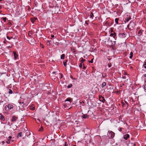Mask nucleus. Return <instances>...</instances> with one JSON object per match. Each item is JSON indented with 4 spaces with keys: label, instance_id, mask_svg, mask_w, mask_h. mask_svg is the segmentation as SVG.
I'll return each mask as SVG.
<instances>
[{
    "label": "nucleus",
    "instance_id": "1",
    "mask_svg": "<svg viewBox=\"0 0 146 146\" xmlns=\"http://www.w3.org/2000/svg\"><path fill=\"white\" fill-rule=\"evenodd\" d=\"M13 106L11 104H9L7 105L4 108V109L6 111H8L13 109Z\"/></svg>",
    "mask_w": 146,
    "mask_h": 146
},
{
    "label": "nucleus",
    "instance_id": "2",
    "mask_svg": "<svg viewBox=\"0 0 146 146\" xmlns=\"http://www.w3.org/2000/svg\"><path fill=\"white\" fill-rule=\"evenodd\" d=\"M114 133L111 131H109L107 133L108 136L110 138H113L114 136Z\"/></svg>",
    "mask_w": 146,
    "mask_h": 146
},
{
    "label": "nucleus",
    "instance_id": "3",
    "mask_svg": "<svg viewBox=\"0 0 146 146\" xmlns=\"http://www.w3.org/2000/svg\"><path fill=\"white\" fill-rule=\"evenodd\" d=\"M72 100L71 98H67L65 100L64 102H68V104L69 105L71 102Z\"/></svg>",
    "mask_w": 146,
    "mask_h": 146
},
{
    "label": "nucleus",
    "instance_id": "4",
    "mask_svg": "<svg viewBox=\"0 0 146 146\" xmlns=\"http://www.w3.org/2000/svg\"><path fill=\"white\" fill-rule=\"evenodd\" d=\"M126 36V34L124 33H119V36L121 38H123Z\"/></svg>",
    "mask_w": 146,
    "mask_h": 146
},
{
    "label": "nucleus",
    "instance_id": "5",
    "mask_svg": "<svg viewBox=\"0 0 146 146\" xmlns=\"http://www.w3.org/2000/svg\"><path fill=\"white\" fill-rule=\"evenodd\" d=\"M18 117L15 116H13L12 117L11 121L12 122H14L16 121Z\"/></svg>",
    "mask_w": 146,
    "mask_h": 146
},
{
    "label": "nucleus",
    "instance_id": "6",
    "mask_svg": "<svg viewBox=\"0 0 146 146\" xmlns=\"http://www.w3.org/2000/svg\"><path fill=\"white\" fill-rule=\"evenodd\" d=\"M0 120L1 121H4L5 120L4 117L1 114H0Z\"/></svg>",
    "mask_w": 146,
    "mask_h": 146
},
{
    "label": "nucleus",
    "instance_id": "7",
    "mask_svg": "<svg viewBox=\"0 0 146 146\" xmlns=\"http://www.w3.org/2000/svg\"><path fill=\"white\" fill-rule=\"evenodd\" d=\"M129 137V135L128 134H126L123 137V138L127 140Z\"/></svg>",
    "mask_w": 146,
    "mask_h": 146
},
{
    "label": "nucleus",
    "instance_id": "8",
    "mask_svg": "<svg viewBox=\"0 0 146 146\" xmlns=\"http://www.w3.org/2000/svg\"><path fill=\"white\" fill-rule=\"evenodd\" d=\"M13 53L14 54V56L15 58V59H16L17 58L18 56L15 52L14 51Z\"/></svg>",
    "mask_w": 146,
    "mask_h": 146
},
{
    "label": "nucleus",
    "instance_id": "9",
    "mask_svg": "<svg viewBox=\"0 0 146 146\" xmlns=\"http://www.w3.org/2000/svg\"><path fill=\"white\" fill-rule=\"evenodd\" d=\"M37 19L36 18H31V20L32 23H33L35 20Z\"/></svg>",
    "mask_w": 146,
    "mask_h": 146
},
{
    "label": "nucleus",
    "instance_id": "10",
    "mask_svg": "<svg viewBox=\"0 0 146 146\" xmlns=\"http://www.w3.org/2000/svg\"><path fill=\"white\" fill-rule=\"evenodd\" d=\"M110 35L112 36H113V38H115L116 35V34L115 33H111Z\"/></svg>",
    "mask_w": 146,
    "mask_h": 146
},
{
    "label": "nucleus",
    "instance_id": "11",
    "mask_svg": "<svg viewBox=\"0 0 146 146\" xmlns=\"http://www.w3.org/2000/svg\"><path fill=\"white\" fill-rule=\"evenodd\" d=\"M82 117L83 118H84L86 119V118H88L89 117H88V115L87 114H84L82 116Z\"/></svg>",
    "mask_w": 146,
    "mask_h": 146
},
{
    "label": "nucleus",
    "instance_id": "12",
    "mask_svg": "<svg viewBox=\"0 0 146 146\" xmlns=\"http://www.w3.org/2000/svg\"><path fill=\"white\" fill-rule=\"evenodd\" d=\"M143 31L140 30L139 31L138 34L139 35H141Z\"/></svg>",
    "mask_w": 146,
    "mask_h": 146
},
{
    "label": "nucleus",
    "instance_id": "13",
    "mask_svg": "<svg viewBox=\"0 0 146 146\" xmlns=\"http://www.w3.org/2000/svg\"><path fill=\"white\" fill-rule=\"evenodd\" d=\"M131 19L129 17H126L125 18V22H128Z\"/></svg>",
    "mask_w": 146,
    "mask_h": 146
},
{
    "label": "nucleus",
    "instance_id": "14",
    "mask_svg": "<svg viewBox=\"0 0 146 146\" xmlns=\"http://www.w3.org/2000/svg\"><path fill=\"white\" fill-rule=\"evenodd\" d=\"M106 85V83L105 82H103L101 85V87L102 88H103L104 86H105Z\"/></svg>",
    "mask_w": 146,
    "mask_h": 146
},
{
    "label": "nucleus",
    "instance_id": "15",
    "mask_svg": "<svg viewBox=\"0 0 146 146\" xmlns=\"http://www.w3.org/2000/svg\"><path fill=\"white\" fill-rule=\"evenodd\" d=\"M130 56H129V58L131 59L132 58L133 56V52H131L130 53Z\"/></svg>",
    "mask_w": 146,
    "mask_h": 146
},
{
    "label": "nucleus",
    "instance_id": "16",
    "mask_svg": "<svg viewBox=\"0 0 146 146\" xmlns=\"http://www.w3.org/2000/svg\"><path fill=\"white\" fill-rule=\"evenodd\" d=\"M22 134V132H20L19 133H18L17 135V137H21V136Z\"/></svg>",
    "mask_w": 146,
    "mask_h": 146
},
{
    "label": "nucleus",
    "instance_id": "17",
    "mask_svg": "<svg viewBox=\"0 0 146 146\" xmlns=\"http://www.w3.org/2000/svg\"><path fill=\"white\" fill-rule=\"evenodd\" d=\"M1 19L3 20L4 22H6L7 18L6 17H3Z\"/></svg>",
    "mask_w": 146,
    "mask_h": 146
},
{
    "label": "nucleus",
    "instance_id": "18",
    "mask_svg": "<svg viewBox=\"0 0 146 146\" xmlns=\"http://www.w3.org/2000/svg\"><path fill=\"white\" fill-rule=\"evenodd\" d=\"M118 20H119V19L117 18H116L115 19V22L117 24H118Z\"/></svg>",
    "mask_w": 146,
    "mask_h": 146
},
{
    "label": "nucleus",
    "instance_id": "19",
    "mask_svg": "<svg viewBox=\"0 0 146 146\" xmlns=\"http://www.w3.org/2000/svg\"><path fill=\"white\" fill-rule=\"evenodd\" d=\"M65 56L64 54H62L61 56V59H64L65 57Z\"/></svg>",
    "mask_w": 146,
    "mask_h": 146
},
{
    "label": "nucleus",
    "instance_id": "20",
    "mask_svg": "<svg viewBox=\"0 0 146 146\" xmlns=\"http://www.w3.org/2000/svg\"><path fill=\"white\" fill-rule=\"evenodd\" d=\"M90 16L91 18H93L94 17V15L91 12L90 13Z\"/></svg>",
    "mask_w": 146,
    "mask_h": 146
},
{
    "label": "nucleus",
    "instance_id": "21",
    "mask_svg": "<svg viewBox=\"0 0 146 146\" xmlns=\"http://www.w3.org/2000/svg\"><path fill=\"white\" fill-rule=\"evenodd\" d=\"M85 61V59H84L82 58H81V60H80V62H81V63H82L84 62Z\"/></svg>",
    "mask_w": 146,
    "mask_h": 146
},
{
    "label": "nucleus",
    "instance_id": "22",
    "mask_svg": "<svg viewBox=\"0 0 146 146\" xmlns=\"http://www.w3.org/2000/svg\"><path fill=\"white\" fill-rule=\"evenodd\" d=\"M66 62H63V64L64 66H65V67L66 66V62L67 61V60H65Z\"/></svg>",
    "mask_w": 146,
    "mask_h": 146
},
{
    "label": "nucleus",
    "instance_id": "23",
    "mask_svg": "<svg viewBox=\"0 0 146 146\" xmlns=\"http://www.w3.org/2000/svg\"><path fill=\"white\" fill-rule=\"evenodd\" d=\"M13 93V91L11 89H9V94H12Z\"/></svg>",
    "mask_w": 146,
    "mask_h": 146
},
{
    "label": "nucleus",
    "instance_id": "24",
    "mask_svg": "<svg viewBox=\"0 0 146 146\" xmlns=\"http://www.w3.org/2000/svg\"><path fill=\"white\" fill-rule=\"evenodd\" d=\"M32 33L31 32V31H29V33H28V35H29V36H31V35L32 34Z\"/></svg>",
    "mask_w": 146,
    "mask_h": 146
},
{
    "label": "nucleus",
    "instance_id": "25",
    "mask_svg": "<svg viewBox=\"0 0 146 146\" xmlns=\"http://www.w3.org/2000/svg\"><path fill=\"white\" fill-rule=\"evenodd\" d=\"M101 98H102V100H101V101H102V102H104L105 101V99L102 96H101Z\"/></svg>",
    "mask_w": 146,
    "mask_h": 146
},
{
    "label": "nucleus",
    "instance_id": "26",
    "mask_svg": "<svg viewBox=\"0 0 146 146\" xmlns=\"http://www.w3.org/2000/svg\"><path fill=\"white\" fill-rule=\"evenodd\" d=\"M50 41L48 40L46 44L47 45H49L50 44Z\"/></svg>",
    "mask_w": 146,
    "mask_h": 146
},
{
    "label": "nucleus",
    "instance_id": "27",
    "mask_svg": "<svg viewBox=\"0 0 146 146\" xmlns=\"http://www.w3.org/2000/svg\"><path fill=\"white\" fill-rule=\"evenodd\" d=\"M108 65L109 67H110L111 66V64L110 63H108Z\"/></svg>",
    "mask_w": 146,
    "mask_h": 146
},
{
    "label": "nucleus",
    "instance_id": "28",
    "mask_svg": "<svg viewBox=\"0 0 146 146\" xmlns=\"http://www.w3.org/2000/svg\"><path fill=\"white\" fill-rule=\"evenodd\" d=\"M93 59H94L93 58V59H92L91 60L89 61V62L91 63H93Z\"/></svg>",
    "mask_w": 146,
    "mask_h": 146
},
{
    "label": "nucleus",
    "instance_id": "29",
    "mask_svg": "<svg viewBox=\"0 0 146 146\" xmlns=\"http://www.w3.org/2000/svg\"><path fill=\"white\" fill-rule=\"evenodd\" d=\"M82 63H81L80 64L79 67L80 68H81L82 67Z\"/></svg>",
    "mask_w": 146,
    "mask_h": 146
},
{
    "label": "nucleus",
    "instance_id": "30",
    "mask_svg": "<svg viewBox=\"0 0 146 146\" xmlns=\"http://www.w3.org/2000/svg\"><path fill=\"white\" fill-rule=\"evenodd\" d=\"M72 84H70V85H69L68 87V88H70L71 87H72Z\"/></svg>",
    "mask_w": 146,
    "mask_h": 146
},
{
    "label": "nucleus",
    "instance_id": "31",
    "mask_svg": "<svg viewBox=\"0 0 146 146\" xmlns=\"http://www.w3.org/2000/svg\"><path fill=\"white\" fill-rule=\"evenodd\" d=\"M60 74V79L61 78H62L63 77V75L62 74Z\"/></svg>",
    "mask_w": 146,
    "mask_h": 146
},
{
    "label": "nucleus",
    "instance_id": "32",
    "mask_svg": "<svg viewBox=\"0 0 146 146\" xmlns=\"http://www.w3.org/2000/svg\"><path fill=\"white\" fill-rule=\"evenodd\" d=\"M43 129V128L42 127H41L39 129V131H42Z\"/></svg>",
    "mask_w": 146,
    "mask_h": 146
},
{
    "label": "nucleus",
    "instance_id": "33",
    "mask_svg": "<svg viewBox=\"0 0 146 146\" xmlns=\"http://www.w3.org/2000/svg\"><path fill=\"white\" fill-rule=\"evenodd\" d=\"M122 128L121 127H119L118 128V130L119 131H121L122 130Z\"/></svg>",
    "mask_w": 146,
    "mask_h": 146
},
{
    "label": "nucleus",
    "instance_id": "34",
    "mask_svg": "<svg viewBox=\"0 0 146 146\" xmlns=\"http://www.w3.org/2000/svg\"><path fill=\"white\" fill-rule=\"evenodd\" d=\"M67 105L66 104H63V106L64 108H66L67 106Z\"/></svg>",
    "mask_w": 146,
    "mask_h": 146
},
{
    "label": "nucleus",
    "instance_id": "35",
    "mask_svg": "<svg viewBox=\"0 0 146 146\" xmlns=\"http://www.w3.org/2000/svg\"><path fill=\"white\" fill-rule=\"evenodd\" d=\"M10 139H9L7 141V143H10Z\"/></svg>",
    "mask_w": 146,
    "mask_h": 146
},
{
    "label": "nucleus",
    "instance_id": "36",
    "mask_svg": "<svg viewBox=\"0 0 146 146\" xmlns=\"http://www.w3.org/2000/svg\"><path fill=\"white\" fill-rule=\"evenodd\" d=\"M28 133H29V135H30V134H31V132H27V133H26V135H27V134H28Z\"/></svg>",
    "mask_w": 146,
    "mask_h": 146
},
{
    "label": "nucleus",
    "instance_id": "37",
    "mask_svg": "<svg viewBox=\"0 0 146 146\" xmlns=\"http://www.w3.org/2000/svg\"><path fill=\"white\" fill-rule=\"evenodd\" d=\"M1 132L5 135V132L3 131H1Z\"/></svg>",
    "mask_w": 146,
    "mask_h": 146
},
{
    "label": "nucleus",
    "instance_id": "38",
    "mask_svg": "<svg viewBox=\"0 0 146 146\" xmlns=\"http://www.w3.org/2000/svg\"><path fill=\"white\" fill-rule=\"evenodd\" d=\"M68 146V145L67 144V142H65V145H64V146Z\"/></svg>",
    "mask_w": 146,
    "mask_h": 146
},
{
    "label": "nucleus",
    "instance_id": "39",
    "mask_svg": "<svg viewBox=\"0 0 146 146\" xmlns=\"http://www.w3.org/2000/svg\"><path fill=\"white\" fill-rule=\"evenodd\" d=\"M144 89L146 91V84L145 85Z\"/></svg>",
    "mask_w": 146,
    "mask_h": 146
},
{
    "label": "nucleus",
    "instance_id": "40",
    "mask_svg": "<svg viewBox=\"0 0 146 146\" xmlns=\"http://www.w3.org/2000/svg\"><path fill=\"white\" fill-rule=\"evenodd\" d=\"M7 39H8L9 40H10V38L8 36H7Z\"/></svg>",
    "mask_w": 146,
    "mask_h": 146
},
{
    "label": "nucleus",
    "instance_id": "41",
    "mask_svg": "<svg viewBox=\"0 0 146 146\" xmlns=\"http://www.w3.org/2000/svg\"><path fill=\"white\" fill-rule=\"evenodd\" d=\"M2 143V144H3L5 143V141H2L1 143Z\"/></svg>",
    "mask_w": 146,
    "mask_h": 146
},
{
    "label": "nucleus",
    "instance_id": "42",
    "mask_svg": "<svg viewBox=\"0 0 146 146\" xmlns=\"http://www.w3.org/2000/svg\"><path fill=\"white\" fill-rule=\"evenodd\" d=\"M51 36L52 37V38H54V35H52Z\"/></svg>",
    "mask_w": 146,
    "mask_h": 146
},
{
    "label": "nucleus",
    "instance_id": "43",
    "mask_svg": "<svg viewBox=\"0 0 146 146\" xmlns=\"http://www.w3.org/2000/svg\"><path fill=\"white\" fill-rule=\"evenodd\" d=\"M37 121H38L39 122H40V119H37Z\"/></svg>",
    "mask_w": 146,
    "mask_h": 146
},
{
    "label": "nucleus",
    "instance_id": "44",
    "mask_svg": "<svg viewBox=\"0 0 146 146\" xmlns=\"http://www.w3.org/2000/svg\"><path fill=\"white\" fill-rule=\"evenodd\" d=\"M9 139H11V138L12 137H11V136H9Z\"/></svg>",
    "mask_w": 146,
    "mask_h": 146
},
{
    "label": "nucleus",
    "instance_id": "45",
    "mask_svg": "<svg viewBox=\"0 0 146 146\" xmlns=\"http://www.w3.org/2000/svg\"><path fill=\"white\" fill-rule=\"evenodd\" d=\"M55 73H56V72H52V73L53 74H55Z\"/></svg>",
    "mask_w": 146,
    "mask_h": 146
},
{
    "label": "nucleus",
    "instance_id": "46",
    "mask_svg": "<svg viewBox=\"0 0 146 146\" xmlns=\"http://www.w3.org/2000/svg\"><path fill=\"white\" fill-rule=\"evenodd\" d=\"M143 76H144L145 77H146V74H144Z\"/></svg>",
    "mask_w": 146,
    "mask_h": 146
},
{
    "label": "nucleus",
    "instance_id": "47",
    "mask_svg": "<svg viewBox=\"0 0 146 146\" xmlns=\"http://www.w3.org/2000/svg\"><path fill=\"white\" fill-rule=\"evenodd\" d=\"M18 11V13H18V14H19L20 13H19V12H18V11Z\"/></svg>",
    "mask_w": 146,
    "mask_h": 146
},
{
    "label": "nucleus",
    "instance_id": "48",
    "mask_svg": "<svg viewBox=\"0 0 146 146\" xmlns=\"http://www.w3.org/2000/svg\"><path fill=\"white\" fill-rule=\"evenodd\" d=\"M112 31H112V30H111V33H112Z\"/></svg>",
    "mask_w": 146,
    "mask_h": 146
},
{
    "label": "nucleus",
    "instance_id": "49",
    "mask_svg": "<svg viewBox=\"0 0 146 146\" xmlns=\"http://www.w3.org/2000/svg\"><path fill=\"white\" fill-rule=\"evenodd\" d=\"M85 68V66H84V68Z\"/></svg>",
    "mask_w": 146,
    "mask_h": 146
},
{
    "label": "nucleus",
    "instance_id": "50",
    "mask_svg": "<svg viewBox=\"0 0 146 146\" xmlns=\"http://www.w3.org/2000/svg\"><path fill=\"white\" fill-rule=\"evenodd\" d=\"M3 0H0V1H2Z\"/></svg>",
    "mask_w": 146,
    "mask_h": 146
},
{
    "label": "nucleus",
    "instance_id": "51",
    "mask_svg": "<svg viewBox=\"0 0 146 146\" xmlns=\"http://www.w3.org/2000/svg\"><path fill=\"white\" fill-rule=\"evenodd\" d=\"M1 7H1V6H0V9H1Z\"/></svg>",
    "mask_w": 146,
    "mask_h": 146
},
{
    "label": "nucleus",
    "instance_id": "52",
    "mask_svg": "<svg viewBox=\"0 0 146 146\" xmlns=\"http://www.w3.org/2000/svg\"><path fill=\"white\" fill-rule=\"evenodd\" d=\"M125 76H124V77H123L124 78H125Z\"/></svg>",
    "mask_w": 146,
    "mask_h": 146
},
{
    "label": "nucleus",
    "instance_id": "53",
    "mask_svg": "<svg viewBox=\"0 0 146 146\" xmlns=\"http://www.w3.org/2000/svg\"><path fill=\"white\" fill-rule=\"evenodd\" d=\"M27 137H29V135H27Z\"/></svg>",
    "mask_w": 146,
    "mask_h": 146
},
{
    "label": "nucleus",
    "instance_id": "54",
    "mask_svg": "<svg viewBox=\"0 0 146 146\" xmlns=\"http://www.w3.org/2000/svg\"><path fill=\"white\" fill-rule=\"evenodd\" d=\"M42 48H44V46H42Z\"/></svg>",
    "mask_w": 146,
    "mask_h": 146
},
{
    "label": "nucleus",
    "instance_id": "55",
    "mask_svg": "<svg viewBox=\"0 0 146 146\" xmlns=\"http://www.w3.org/2000/svg\"><path fill=\"white\" fill-rule=\"evenodd\" d=\"M145 65H146V62L145 63Z\"/></svg>",
    "mask_w": 146,
    "mask_h": 146
},
{
    "label": "nucleus",
    "instance_id": "56",
    "mask_svg": "<svg viewBox=\"0 0 146 146\" xmlns=\"http://www.w3.org/2000/svg\"><path fill=\"white\" fill-rule=\"evenodd\" d=\"M73 146H76V145H74Z\"/></svg>",
    "mask_w": 146,
    "mask_h": 146
}]
</instances>
